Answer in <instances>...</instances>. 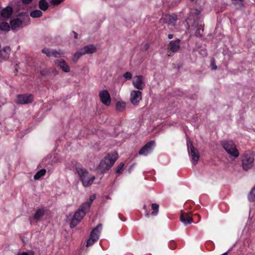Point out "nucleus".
<instances>
[{"label": "nucleus", "instance_id": "f704fd0d", "mask_svg": "<svg viewBox=\"0 0 255 255\" xmlns=\"http://www.w3.org/2000/svg\"><path fill=\"white\" fill-rule=\"evenodd\" d=\"M34 252L30 251L28 252H22L21 253H18L17 255H34Z\"/></svg>", "mask_w": 255, "mask_h": 255}, {"label": "nucleus", "instance_id": "6e6552de", "mask_svg": "<svg viewBox=\"0 0 255 255\" xmlns=\"http://www.w3.org/2000/svg\"><path fill=\"white\" fill-rule=\"evenodd\" d=\"M190 149L188 148V151L191 157L192 162L195 165L197 164L199 159V153L198 150L193 146L192 142L190 141Z\"/></svg>", "mask_w": 255, "mask_h": 255}, {"label": "nucleus", "instance_id": "58836bf2", "mask_svg": "<svg viewBox=\"0 0 255 255\" xmlns=\"http://www.w3.org/2000/svg\"><path fill=\"white\" fill-rule=\"evenodd\" d=\"M21 1L23 4H29L30 3H31V2L32 1V0H21Z\"/></svg>", "mask_w": 255, "mask_h": 255}, {"label": "nucleus", "instance_id": "7ed1b4c3", "mask_svg": "<svg viewBox=\"0 0 255 255\" xmlns=\"http://www.w3.org/2000/svg\"><path fill=\"white\" fill-rule=\"evenodd\" d=\"M80 181L84 187L90 186L95 179V176L90 174L85 169L77 167L76 168Z\"/></svg>", "mask_w": 255, "mask_h": 255}, {"label": "nucleus", "instance_id": "473e14b6", "mask_svg": "<svg viewBox=\"0 0 255 255\" xmlns=\"http://www.w3.org/2000/svg\"><path fill=\"white\" fill-rule=\"evenodd\" d=\"M123 76L126 80H130L132 78V74L130 72H127L123 75Z\"/></svg>", "mask_w": 255, "mask_h": 255}, {"label": "nucleus", "instance_id": "4c0bfd02", "mask_svg": "<svg viewBox=\"0 0 255 255\" xmlns=\"http://www.w3.org/2000/svg\"><path fill=\"white\" fill-rule=\"evenodd\" d=\"M40 74H41L42 75H43V76L46 75L47 74V73H48V71H47V70H44V69H43V70H40Z\"/></svg>", "mask_w": 255, "mask_h": 255}, {"label": "nucleus", "instance_id": "f257e3e1", "mask_svg": "<svg viewBox=\"0 0 255 255\" xmlns=\"http://www.w3.org/2000/svg\"><path fill=\"white\" fill-rule=\"evenodd\" d=\"M95 198L96 196L95 195H92L87 202L81 205L78 210L75 213L71 221V228L75 227L80 223L86 213L89 211L90 207Z\"/></svg>", "mask_w": 255, "mask_h": 255}, {"label": "nucleus", "instance_id": "5701e85b", "mask_svg": "<svg viewBox=\"0 0 255 255\" xmlns=\"http://www.w3.org/2000/svg\"><path fill=\"white\" fill-rule=\"evenodd\" d=\"M46 173V170L45 169H42L37 171L34 176V179L35 180H38L42 176H44Z\"/></svg>", "mask_w": 255, "mask_h": 255}, {"label": "nucleus", "instance_id": "2f4dec72", "mask_svg": "<svg viewBox=\"0 0 255 255\" xmlns=\"http://www.w3.org/2000/svg\"><path fill=\"white\" fill-rule=\"evenodd\" d=\"M96 240L89 238L87 242L86 247H90L94 244V243L96 242Z\"/></svg>", "mask_w": 255, "mask_h": 255}, {"label": "nucleus", "instance_id": "39448f33", "mask_svg": "<svg viewBox=\"0 0 255 255\" xmlns=\"http://www.w3.org/2000/svg\"><path fill=\"white\" fill-rule=\"evenodd\" d=\"M254 155L252 153H245L242 157V167L244 170L248 171L254 165Z\"/></svg>", "mask_w": 255, "mask_h": 255}, {"label": "nucleus", "instance_id": "ea45409f", "mask_svg": "<svg viewBox=\"0 0 255 255\" xmlns=\"http://www.w3.org/2000/svg\"><path fill=\"white\" fill-rule=\"evenodd\" d=\"M195 34L197 36L201 37L202 34L200 33L199 30L197 29L195 32Z\"/></svg>", "mask_w": 255, "mask_h": 255}, {"label": "nucleus", "instance_id": "cd10ccee", "mask_svg": "<svg viewBox=\"0 0 255 255\" xmlns=\"http://www.w3.org/2000/svg\"><path fill=\"white\" fill-rule=\"evenodd\" d=\"M248 199L251 202L255 201V187H254L250 192L248 195Z\"/></svg>", "mask_w": 255, "mask_h": 255}, {"label": "nucleus", "instance_id": "c756f323", "mask_svg": "<svg viewBox=\"0 0 255 255\" xmlns=\"http://www.w3.org/2000/svg\"><path fill=\"white\" fill-rule=\"evenodd\" d=\"M84 55V54L83 53V51L81 49L79 51L75 53L73 57V60L75 62L77 61L81 56Z\"/></svg>", "mask_w": 255, "mask_h": 255}, {"label": "nucleus", "instance_id": "79ce46f5", "mask_svg": "<svg viewBox=\"0 0 255 255\" xmlns=\"http://www.w3.org/2000/svg\"><path fill=\"white\" fill-rule=\"evenodd\" d=\"M173 37V35L171 34H169L168 35V37L169 39H172Z\"/></svg>", "mask_w": 255, "mask_h": 255}, {"label": "nucleus", "instance_id": "37998d69", "mask_svg": "<svg viewBox=\"0 0 255 255\" xmlns=\"http://www.w3.org/2000/svg\"><path fill=\"white\" fill-rule=\"evenodd\" d=\"M149 213H146V214H145V216H146V217H149Z\"/></svg>", "mask_w": 255, "mask_h": 255}, {"label": "nucleus", "instance_id": "20e7f679", "mask_svg": "<svg viewBox=\"0 0 255 255\" xmlns=\"http://www.w3.org/2000/svg\"><path fill=\"white\" fill-rule=\"evenodd\" d=\"M221 144L224 149L231 156L237 158L239 155V152L233 140H225L221 141Z\"/></svg>", "mask_w": 255, "mask_h": 255}, {"label": "nucleus", "instance_id": "c03bdc74", "mask_svg": "<svg viewBox=\"0 0 255 255\" xmlns=\"http://www.w3.org/2000/svg\"><path fill=\"white\" fill-rule=\"evenodd\" d=\"M221 255H228V252H226Z\"/></svg>", "mask_w": 255, "mask_h": 255}, {"label": "nucleus", "instance_id": "412c9836", "mask_svg": "<svg viewBox=\"0 0 255 255\" xmlns=\"http://www.w3.org/2000/svg\"><path fill=\"white\" fill-rule=\"evenodd\" d=\"M44 214L45 211L43 209H38L33 216V219H34L36 222H37L41 219L44 216Z\"/></svg>", "mask_w": 255, "mask_h": 255}, {"label": "nucleus", "instance_id": "72a5a7b5", "mask_svg": "<svg viewBox=\"0 0 255 255\" xmlns=\"http://www.w3.org/2000/svg\"><path fill=\"white\" fill-rule=\"evenodd\" d=\"M124 163H123V162H121L119 164V166H118V168L117 169L116 173H118V174L121 173L122 172V170H123V168L124 167Z\"/></svg>", "mask_w": 255, "mask_h": 255}, {"label": "nucleus", "instance_id": "dca6fc26", "mask_svg": "<svg viewBox=\"0 0 255 255\" xmlns=\"http://www.w3.org/2000/svg\"><path fill=\"white\" fill-rule=\"evenodd\" d=\"M180 221L185 225H187L193 222V219L188 213H182L180 216Z\"/></svg>", "mask_w": 255, "mask_h": 255}, {"label": "nucleus", "instance_id": "a18cd8bd", "mask_svg": "<svg viewBox=\"0 0 255 255\" xmlns=\"http://www.w3.org/2000/svg\"><path fill=\"white\" fill-rule=\"evenodd\" d=\"M58 71H55V73H54V75H57V74H58Z\"/></svg>", "mask_w": 255, "mask_h": 255}, {"label": "nucleus", "instance_id": "0eeeda50", "mask_svg": "<svg viewBox=\"0 0 255 255\" xmlns=\"http://www.w3.org/2000/svg\"><path fill=\"white\" fill-rule=\"evenodd\" d=\"M132 84L139 91L142 90L145 86L144 77L141 75L134 76L132 80Z\"/></svg>", "mask_w": 255, "mask_h": 255}, {"label": "nucleus", "instance_id": "f3484780", "mask_svg": "<svg viewBox=\"0 0 255 255\" xmlns=\"http://www.w3.org/2000/svg\"><path fill=\"white\" fill-rule=\"evenodd\" d=\"M102 228V225L99 224L97 226L94 228L90 234V238L98 241L99 237V234L100 233V230Z\"/></svg>", "mask_w": 255, "mask_h": 255}, {"label": "nucleus", "instance_id": "a19ab883", "mask_svg": "<svg viewBox=\"0 0 255 255\" xmlns=\"http://www.w3.org/2000/svg\"><path fill=\"white\" fill-rule=\"evenodd\" d=\"M73 33L74 34V38L75 39H77L78 38V34L74 31H73Z\"/></svg>", "mask_w": 255, "mask_h": 255}, {"label": "nucleus", "instance_id": "49530a36", "mask_svg": "<svg viewBox=\"0 0 255 255\" xmlns=\"http://www.w3.org/2000/svg\"><path fill=\"white\" fill-rule=\"evenodd\" d=\"M144 209H145L146 208V206L144 205V207H143Z\"/></svg>", "mask_w": 255, "mask_h": 255}, {"label": "nucleus", "instance_id": "e433bc0d", "mask_svg": "<svg viewBox=\"0 0 255 255\" xmlns=\"http://www.w3.org/2000/svg\"><path fill=\"white\" fill-rule=\"evenodd\" d=\"M211 66L212 67V69L214 70H216L217 68V67L216 65L215 62L214 61H212L211 63Z\"/></svg>", "mask_w": 255, "mask_h": 255}, {"label": "nucleus", "instance_id": "c85d7f7f", "mask_svg": "<svg viewBox=\"0 0 255 255\" xmlns=\"http://www.w3.org/2000/svg\"><path fill=\"white\" fill-rule=\"evenodd\" d=\"M52 54V56L56 58H59L61 57L64 54V53L61 50L57 51L53 49Z\"/></svg>", "mask_w": 255, "mask_h": 255}, {"label": "nucleus", "instance_id": "2eb2a0df", "mask_svg": "<svg viewBox=\"0 0 255 255\" xmlns=\"http://www.w3.org/2000/svg\"><path fill=\"white\" fill-rule=\"evenodd\" d=\"M12 13V8L10 6H7L1 10L0 14L3 19H6L10 17Z\"/></svg>", "mask_w": 255, "mask_h": 255}, {"label": "nucleus", "instance_id": "9b49d317", "mask_svg": "<svg viewBox=\"0 0 255 255\" xmlns=\"http://www.w3.org/2000/svg\"><path fill=\"white\" fill-rule=\"evenodd\" d=\"M155 145L154 141H150L143 146L138 152L139 155H147L152 149Z\"/></svg>", "mask_w": 255, "mask_h": 255}, {"label": "nucleus", "instance_id": "1a4fd4ad", "mask_svg": "<svg viewBox=\"0 0 255 255\" xmlns=\"http://www.w3.org/2000/svg\"><path fill=\"white\" fill-rule=\"evenodd\" d=\"M142 99V93L140 91L132 90L130 94V100L132 104L136 106Z\"/></svg>", "mask_w": 255, "mask_h": 255}, {"label": "nucleus", "instance_id": "6ab92c4d", "mask_svg": "<svg viewBox=\"0 0 255 255\" xmlns=\"http://www.w3.org/2000/svg\"><path fill=\"white\" fill-rule=\"evenodd\" d=\"M10 52L9 47H4L1 50H0V58L1 57L3 60H6L8 58Z\"/></svg>", "mask_w": 255, "mask_h": 255}, {"label": "nucleus", "instance_id": "f03ea898", "mask_svg": "<svg viewBox=\"0 0 255 255\" xmlns=\"http://www.w3.org/2000/svg\"><path fill=\"white\" fill-rule=\"evenodd\" d=\"M118 158V154L116 152L108 153L100 162L98 167L99 170L104 172L109 170Z\"/></svg>", "mask_w": 255, "mask_h": 255}, {"label": "nucleus", "instance_id": "bb28decb", "mask_svg": "<svg viewBox=\"0 0 255 255\" xmlns=\"http://www.w3.org/2000/svg\"><path fill=\"white\" fill-rule=\"evenodd\" d=\"M42 15V12L40 10H35L30 13V15L32 17H39Z\"/></svg>", "mask_w": 255, "mask_h": 255}, {"label": "nucleus", "instance_id": "4468645a", "mask_svg": "<svg viewBox=\"0 0 255 255\" xmlns=\"http://www.w3.org/2000/svg\"><path fill=\"white\" fill-rule=\"evenodd\" d=\"M55 64L60 67L64 72H69L70 70V67L63 59H57L54 61Z\"/></svg>", "mask_w": 255, "mask_h": 255}, {"label": "nucleus", "instance_id": "423d86ee", "mask_svg": "<svg viewBox=\"0 0 255 255\" xmlns=\"http://www.w3.org/2000/svg\"><path fill=\"white\" fill-rule=\"evenodd\" d=\"M33 100L32 94H19L17 95L15 102L17 104L25 105L31 103Z\"/></svg>", "mask_w": 255, "mask_h": 255}, {"label": "nucleus", "instance_id": "a878e982", "mask_svg": "<svg viewBox=\"0 0 255 255\" xmlns=\"http://www.w3.org/2000/svg\"><path fill=\"white\" fill-rule=\"evenodd\" d=\"M151 208L153 211L151 214L153 216L156 215L158 212L159 205L156 203H153L151 204Z\"/></svg>", "mask_w": 255, "mask_h": 255}, {"label": "nucleus", "instance_id": "7c9ffc66", "mask_svg": "<svg viewBox=\"0 0 255 255\" xmlns=\"http://www.w3.org/2000/svg\"><path fill=\"white\" fill-rule=\"evenodd\" d=\"M52 50L53 49L45 48L41 51L43 53L46 54L47 57H51L52 56Z\"/></svg>", "mask_w": 255, "mask_h": 255}, {"label": "nucleus", "instance_id": "aec40b11", "mask_svg": "<svg viewBox=\"0 0 255 255\" xmlns=\"http://www.w3.org/2000/svg\"><path fill=\"white\" fill-rule=\"evenodd\" d=\"M84 55L86 54H92L96 52V47L93 45H89L82 49Z\"/></svg>", "mask_w": 255, "mask_h": 255}, {"label": "nucleus", "instance_id": "a211bd4d", "mask_svg": "<svg viewBox=\"0 0 255 255\" xmlns=\"http://www.w3.org/2000/svg\"><path fill=\"white\" fill-rule=\"evenodd\" d=\"M180 40L179 39L172 40L170 42L169 45L171 51L175 53L178 51L180 48Z\"/></svg>", "mask_w": 255, "mask_h": 255}, {"label": "nucleus", "instance_id": "f8f14e48", "mask_svg": "<svg viewBox=\"0 0 255 255\" xmlns=\"http://www.w3.org/2000/svg\"><path fill=\"white\" fill-rule=\"evenodd\" d=\"M177 17L176 15L166 14L160 19V21L169 25L174 26L176 24Z\"/></svg>", "mask_w": 255, "mask_h": 255}, {"label": "nucleus", "instance_id": "4be33fe9", "mask_svg": "<svg viewBox=\"0 0 255 255\" xmlns=\"http://www.w3.org/2000/svg\"><path fill=\"white\" fill-rule=\"evenodd\" d=\"M49 6L48 2L45 0H40L39 1V7L42 10H46Z\"/></svg>", "mask_w": 255, "mask_h": 255}, {"label": "nucleus", "instance_id": "c9c22d12", "mask_svg": "<svg viewBox=\"0 0 255 255\" xmlns=\"http://www.w3.org/2000/svg\"><path fill=\"white\" fill-rule=\"evenodd\" d=\"M64 0H51V3L54 5H58Z\"/></svg>", "mask_w": 255, "mask_h": 255}, {"label": "nucleus", "instance_id": "9d476101", "mask_svg": "<svg viewBox=\"0 0 255 255\" xmlns=\"http://www.w3.org/2000/svg\"><path fill=\"white\" fill-rule=\"evenodd\" d=\"M99 97L102 103L106 106H109L111 103L110 95L107 90H103L99 93Z\"/></svg>", "mask_w": 255, "mask_h": 255}, {"label": "nucleus", "instance_id": "393cba45", "mask_svg": "<svg viewBox=\"0 0 255 255\" xmlns=\"http://www.w3.org/2000/svg\"><path fill=\"white\" fill-rule=\"evenodd\" d=\"M10 26L6 22H1L0 23V29L2 31H8L10 29Z\"/></svg>", "mask_w": 255, "mask_h": 255}, {"label": "nucleus", "instance_id": "ddd939ff", "mask_svg": "<svg viewBox=\"0 0 255 255\" xmlns=\"http://www.w3.org/2000/svg\"><path fill=\"white\" fill-rule=\"evenodd\" d=\"M10 25L11 29L13 31H17L25 25L19 18H15L10 20Z\"/></svg>", "mask_w": 255, "mask_h": 255}, {"label": "nucleus", "instance_id": "b1692460", "mask_svg": "<svg viewBox=\"0 0 255 255\" xmlns=\"http://www.w3.org/2000/svg\"><path fill=\"white\" fill-rule=\"evenodd\" d=\"M126 107V103L124 102H118L116 104V108L119 112L123 111Z\"/></svg>", "mask_w": 255, "mask_h": 255}]
</instances>
